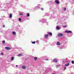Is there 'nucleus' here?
<instances>
[{"label": "nucleus", "instance_id": "nucleus-31", "mask_svg": "<svg viewBox=\"0 0 74 74\" xmlns=\"http://www.w3.org/2000/svg\"><path fill=\"white\" fill-rule=\"evenodd\" d=\"M16 67H18V65H16Z\"/></svg>", "mask_w": 74, "mask_h": 74}, {"label": "nucleus", "instance_id": "nucleus-7", "mask_svg": "<svg viewBox=\"0 0 74 74\" xmlns=\"http://www.w3.org/2000/svg\"><path fill=\"white\" fill-rule=\"evenodd\" d=\"M69 63H68L66 64H65V67H67V66H69Z\"/></svg>", "mask_w": 74, "mask_h": 74}, {"label": "nucleus", "instance_id": "nucleus-15", "mask_svg": "<svg viewBox=\"0 0 74 74\" xmlns=\"http://www.w3.org/2000/svg\"><path fill=\"white\" fill-rule=\"evenodd\" d=\"M22 69H25L26 68V67L25 66H23L22 67Z\"/></svg>", "mask_w": 74, "mask_h": 74}, {"label": "nucleus", "instance_id": "nucleus-21", "mask_svg": "<svg viewBox=\"0 0 74 74\" xmlns=\"http://www.w3.org/2000/svg\"><path fill=\"white\" fill-rule=\"evenodd\" d=\"M35 43H36V41H34V42H32V44H35Z\"/></svg>", "mask_w": 74, "mask_h": 74}, {"label": "nucleus", "instance_id": "nucleus-26", "mask_svg": "<svg viewBox=\"0 0 74 74\" xmlns=\"http://www.w3.org/2000/svg\"><path fill=\"white\" fill-rule=\"evenodd\" d=\"M66 69V67H64V70H65Z\"/></svg>", "mask_w": 74, "mask_h": 74}, {"label": "nucleus", "instance_id": "nucleus-16", "mask_svg": "<svg viewBox=\"0 0 74 74\" xmlns=\"http://www.w3.org/2000/svg\"><path fill=\"white\" fill-rule=\"evenodd\" d=\"M30 16V14L29 13H27V16L29 17Z\"/></svg>", "mask_w": 74, "mask_h": 74}, {"label": "nucleus", "instance_id": "nucleus-1", "mask_svg": "<svg viewBox=\"0 0 74 74\" xmlns=\"http://www.w3.org/2000/svg\"><path fill=\"white\" fill-rule=\"evenodd\" d=\"M5 49H6V50H10V49H11V48L9 47H5Z\"/></svg>", "mask_w": 74, "mask_h": 74}, {"label": "nucleus", "instance_id": "nucleus-14", "mask_svg": "<svg viewBox=\"0 0 74 74\" xmlns=\"http://www.w3.org/2000/svg\"><path fill=\"white\" fill-rule=\"evenodd\" d=\"M60 43L59 42H57V45H60Z\"/></svg>", "mask_w": 74, "mask_h": 74}, {"label": "nucleus", "instance_id": "nucleus-12", "mask_svg": "<svg viewBox=\"0 0 74 74\" xmlns=\"http://www.w3.org/2000/svg\"><path fill=\"white\" fill-rule=\"evenodd\" d=\"M12 33L14 35H15L16 34V32L14 31L12 32Z\"/></svg>", "mask_w": 74, "mask_h": 74}, {"label": "nucleus", "instance_id": "nucleus-4", "mask_svg": "<svg viewBox=\"0 0 74 74\" xmlns=\"http://www.w3.org/2000/svg\"><path fill=\"white\" fill-rule=\"evenodd\" d=\"M53 62H55V63H57L58 62V61H57V60L56 59H54L53 60Z\"/></svg>", "mask_w": 74, "mask_h": 74}, {"label": "nucleus", "instance_id": "nucleus-6", "mask_svg": "<svg viewBox=\"0 0 74 74\" xmlns=\"http://www.w3.org/2000/svg\"><path fill=\"white\" fill-rule=\"evenodd\" d=\"M55 2L56 3L58 4H59V1L57 0H56Z\"/></svg>", "mask_w": 74, "mask_h": 74}, {"label": "nucleus", "instance_id": "nucleus-22", "mask_svg": "<svg viewBox=\"0 0 74 74\" xmlns=\"http://www.w3.org/2000/svg\"><path fill=\"white\" fill-rule=\"evenodd\" d=\"M71 63L72 64H74V61H71Z\"/></svg>", "mask_w": 74, "mask_h": 74}, {"label": "nucleus", "instance_id": "nucleus-28", "mask_svg": "<svg viewBox=\"0 0 74 74\" xmlns=\"http://www.w3.org/2000/svg\"><path fill=\"white\" fill-rule=\"evenodd\" d=\"M46 60H48V59H47Z\"/></svg>", "mask_w": 74, "mask_h": 74}, {"label": "nucleus", "instance_id": "nucleus-27", "mask_svg": "<svg viewBox=\"0 0 74 74\" xmlns=\"http://www.w3.org/2000/svg\"><path fill=\"white\" fill-rule=\"evenodd\" d=\"M63 27H66V25H65L64 26H63Z\"/></svg>", "mask_w": 74, "mask_h": 74}, {"label": "nucleus", "instance_id": "nucleus-30", "mask_svg": "<svg viewBox=\"0 0 74 74\" xmlns=\"http://www.w3.org/2000/svg\"><path fill=\"white\" fill-rule=\"evenodd\" d=\"M1 55H4V54H3V53H1Z\"/></svg>", "mask_w": 74, "mask_h": 74}, {"label": "nucleus", "instance_id": "nucleus-9", "mask_svg": "<svg viewBox=\"0 0 74 74\" xmlns=\"http://www.w3.org/2000/svg\"><path fill=\"white\" fill-rule=\"evenodd\" d=\"M9 17L10 18H12V14H10Z\"/></svg>", "mask_w": 74, "mask_h": 74}, {"label": "nucleus", "instance_id": "nucleus-10", "mask_svg": "<svg viewBox=\"0 0 74 74\" xmlns=\"http://www.w3.org/2000/svg\"><path fill=\"white\" fill-rule=\"evenodd\" d=\"M56 28L57 30H59L60 27H59L57 26L56 27Z\"/></svg>", "mask_w": 74, "mask_h": 74}, {"label": "nucleus", "instance_id": "nucleus-29", "mask_svg": "<svg viewBox=\"0 0 74 74\" xmlns=\"http://www.w3.org/2000/svg\"><path fill=\"white\" fill-rule=\"evenodd\" d=\"M3 27H5V26H4V25H3Z\"/></svg>", "mask_w": 74, "mask_h": 74}, {"label": "nucleus", "instance_id": "nucleus-20", "mask_svg": "<svg viewBox=\"0 0 74 74\" xmlns=\"http://www.w3.org/2000/svg\"><path fill=\"white\" fill-rule=\"evenodd\" d=\"M5 40H3L2 41V43L3 44H5Z\"/></svg>", "mask_w": 74, "mask_h": 74}, {"label": "nucleus", "instance_id": "nucleus-23", "mask_svg": "<svg viewBox=\"0 0 74 74\" xmlns=\"http://www.w3.org/2000/svg\"><path fill=\"white\" fill-rule=\"evenodd\" d=\"M64 11H66V8H64Z\"/></svg>", "mask_w": 74, "mask_h": 74}, {"label": "nucleus", "instance_id": "nucleus-18", "mask_svg": "<svg viewBox=\"0 0 74 74\" xmlns=\"http://www.w3.org/2000/svg\"><path fill=\"white\" fill-rule=\"evenodd\" d=\"M23 15V13H20V14H19V15L22 16Z\"/></svg>", "mask_w": 74, "mask_h": 74}, {"label": "nucleus", "instance_id": "nucleus-17", "mask_svg": "<svg viewBox=\"0 0 74 74\" xmlns=\"http://www.w3.org/2000/svg\"><path fill=\"white\" fill-rule=\"evenodd\" d=\"M18 56H22V54H20L18 55Z\"/></svg>", "mask_w": 74, "mask_h": 74}, {"label": "nucleus", "instance_id": "nucleus-24", "mask_svg": "<svg viewBox=\"0 0 74 74\" xmlns=\"http://www.w3.org/2000/svg\"><path fill=\"white\" fill-rule=\"evenodd\" d=\"M58 66H59L58 65H57L56 66V67H57V68H58Z\"/></svg>", "mask_w": 74, "mask_h": 74}, {"label": "nucleus", "instance_id": "nucleus-8", "mask_svg": "<svg viewBox=\"0 0 74 74\" xmlns=\"http://www.w3.org/2000/svg\"><path fill=\"white\" fill-rule=\"evenodd\" d=\"M48 34L50 36H52V33H51V32H48Z\"/></svg>", "mask_w": 74, "mask_h": 74}, {"label": "nucleus", "instance_id": "nucleus-19", "mask_svg": "<svg viewBox=\"0 0 74 74\" xmlns=\"http://www.w3.org/2000/svg\"><path fill=\"white\" fill-rule=\"evenodd\" d=\"M18 21H19V22H21V18H19L18 19Z\"/></svg>", "mask_w": 74, "mask_h": 74}, {"label": "nucleus", "instance_id": "nucleus-25", "mask_svg": "<svg viewBox=\"0 0 74 74\" xmlns=\"http://www.w3.org/2000/svg\"><path fill=\"white\" fill-rule=\"evenodd\" d=\"M41 10H44V9H43V8H41Z\"/></svg>", "mask_w": 74, "mask_h": 74}, {"label": "nucleus", "instance_id": "nucleus-13", "mask_svg": "<svg viewBox=\"0 0 74 74\" xmlns=\"http://www.w3.org/2000/svg\"><path fill=\"white\" fill-rule=\"evenodd\" d=\"M14 59V57H12L11 58V60L12 61Z\"/></svg>", "mask_w": 74, "mask_h": 74}, {"label": "nucleus", "instance_id": "nucleus-11", "mask_svg": "<svg viewBox=\"0 0 74 74\" xmlns=\"http://www.w3.org/2000/svg\"><path fill=\"white\" fill-rule=\"evenodd\" d=\"M34 60H37V57H34Z\"/></svg>", "mask_w": 74, "mask_h": 74}, {"label": "nucleus", "instance_id": "nucleus-2", "mask_svg": "<svg viewBox=\"0 0 74 74\" xmlns=\"http://www.w3.org/2000/svg\"><path fill=\"white\" fill-rule=\"evenodd\" d=\"M58 37H62L63 36V34L62 33H60L58 34Z\"/></svg>", "mask_w": 74, "mask_h": 74}, {"label": "nucleus", "instance_id": "nucleus-3", "mask_svg": "<svg viewBox=\"0 0 74 74\" xmlns=\"http://www.w3.org/2000/svg\"><path fill=\"white\" fill-rule=\"evenodd\" d=\"M65 33H72V32L70 31H65Z\"/></svg>", "mask_w": 74, "mask_h": 74}, {"label": "nucleus", "instance_id": "nucleus-5", "mask_svg": "<svg viewBox=\"0 0 74 74\" xmlns=\"http://www.w3.org/2000/svg\"><path fill=\"white\" fill-rule=\"evenodd\" d=\"M48 34H47L45 36V38H48Z\"/></svg>", "mask_w": 74, "mask_h": 74}]
</instances>
